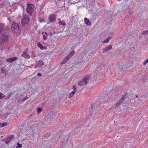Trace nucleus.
I'll use <instances>...</instances> for the list:
<instances>
[{"label": "nucleus", "instance_id": "obj_3", "mask_svg": "<svg viewBox=\"0 0 148 148\" xmlns=\"http://www.w3.org/2000/svg\"><path fill=\"white\" fill-rule=\"evenodd\" d=\"M29 20V16H24L22 21L21 23L22 25H25L27 24L28 23Z\"/></svg>", "mask_w": 148, "mask_h": 148}, {"label": "nucleus", "instance_id": "obj_24", "mask_svg": "<svg viewBox=\"0 0 148 148\" xmlns=\"http://www.w3.org/2000/svg\"><path fill=\"white\" fill-rule=\"evenodd\" d=\"M28 51V49L27 48L24 50V51L23 52V54L25 53H27Z\"/></svg>", "mask_w": 148, "mask_h": 148}, {"label": "nucleus", "instance_id": "obj_14", "mask_svg": "<svg viewBox=\"0 0 148 148\" xmlns=\"http://www.w3.org/2000/svg\"><path fill=\"white\" fill-rule=\"evenodd\" d=\"M42 34L43 35V39L44 40L47 39V36H48V33L46 32H42Z\"/></svg>", "mask_w": 148, "mask_h": 148}, {"label": "nucleus", "instance_id": "obj_38", "mask_svg": "<svg viewBox=\"0 0 148 148\" xmlns=\"http://www.w3.org/2000/svg\"><path fill=\"white\" fill-rule=\"evenodd\" d=\"M138 97V96H136V97Z\"/></svg>", "mask_w": 148, "mask_h": 148}, {"label": "nucleus", "instance_id": "obj_23", "mask_svg": "<svg viewBox=\"0 0 148 148\" xmlns=\"http://www.w3.org/2000/svg\"><path fill=\"white\" fill-rule=\"evenodd\" d=\"M38 112V113H40L42 111V110L40 108H38L37 109Z\"/></svg>", "mask_w": 148, "mask_h": 148}, {"label": "nucleus", "instance_id": "obj_11", "mask_svg": "<svg viewBox=\"0 0 148 148\" xmlns=\"http://www.w3.org/2000/svg\"><path fill=\"white\" fill-rule=\"evenodd\" d=\"M58 20L59 21V24L60 25L63 26L66 25V23L64 20H61L60 18H58Z\"/></svg>", "mask_w": 148, "mask_h": 148}, {"label": "nucleus", "instance_id": "obj_26", "mask_svg": "<svg viewBox=\"0 0 148 148\" xmlns=\"http://www.w3.org/2000/svg\"><path fill=\"white\" fill-rule=\"evenodd\" d=\"M39 21L41 23L43 22L44 21V20L43 19L41 18H39Z\"/></svg>", "mask_w": 148, "mask_h": 148}, {"label": "nucleus", "instance_id": "obj_4", "mask_svg": "<svg viewBox=\"0 0 148 148\" xmlns=\"http://www.w3.org/2000/svg\"><path fill=\"white\" fill-rule=\"evenodd\" d=\"M88 78L86 77H85L82 80L80 81L78 83V85L79 86H82L85 85L87 83Z\"/></svg>", "mask_w": 148, "mask_h": 148}, {"label": "nucleus", "instance_id": "obj_28", "mask_svg": "<svg viewBox=\"0 0 148 148\" xmlns=\"http://www.w3.org/2000/svg\"><path fill=\"white\" fill-rule=\"evenodd\" d=\"M148 34V30L144 31L142 32L143 34Z\"/></svg>", "mask_w": 148, "mask_h": 148}, {"label": "nucleus", "instance_id": "obj_31", "mask_svg": "<svg viewBox=\"0 0 148 148\" xmlns=\"http://www.w3.org/2000/svg\"><path fill=\"white\" fill-rule=\"evenodd\" d=\"M28 98L27 97H25L24 98V99H23V100L22 101H25V100L26 99H27Z\"/></svg>", "mask_w": 148, "mask_h": 148}, {"label": "nucleus", "instance_id": "obj_6", "mask_svg": "<svg viewBox=\"0 0 148 148\" xmlns=\"http://www.w3.org/2000/svg\"><path fill=\"white\" fill-rule=\"evenodd\" d=\"M73 91L69 93V97L71 98L72 97L76 91V86L74 85L73 87Z\"/></svg>", "mask_w": 148, "mask_h": 148}, {"label": "nucleus", "instance_id": "obj_37", "mask_svg": "<svg viewBox=\"0 0 148 148\" xmlns=\"http://www.w3.org/2000/svg\"><path fill=\"white\" fill-rule=\"evenodd\" d=\"M124 97V99H124L125 98L124 97H125V96H124V97Z\"/></svg>", "mask_w": 148, "mask_h": 148}, {"label": "nucleus", "instance_id": "obj_10", "mask_svg": "<svg viewBox=\"0 0 148 148\" xmlns=\"http://www.w3.org/2000/svg\"><path fill=\"white\" fill-rule=\"evenodd\" d=\"M44 65V62L41 60H39L37 64L35 65V68H36L38 67Z\"/></svg>", "mask_w": 148, "mask_h": 148}, {"label": "nucleus", "instance_id": "obj_20", "mask_svg": "<svg viewBox=\"0 0 148 148\" xmlns=\"http://www.w3.org/2000/svg\"><path fill=\"white\" fill-rule=\"evenodd\" d=\"M14 137V136H13V135H11L10 136H8V137L7 138V140H8V141H10Z\"/></svg>", "mask_w": 148, "mask_h": 148}, {"label": "nucleus", "instance_id": "obj_32", "mask_svg": "<svg viewBox=\"0 0 148 148\" xmlns=\"http://www.w3.org/2000/svg\"><path fill=\"white\" fill-rule=\"evenodd\" d=\"M37 75L38 76H41V74L40 73H38L37 74Z\"/></svg>", "mask_w": 148, "mask_h": 148}, {"label": "nucleus", "instance_id": "obj_15", "mask_svg": "<svg viewBox=\"0 0 148 148\" xmlns=\"http://www.w3.org/2000/svg\"><path fill=\"white\" fill-rule=\"evenodd\" d=\"M21 56L27 59H29L30 58L28 54H27V53L23 54V53H22L21 55Z\"/></svg>", "mask_w": 148, "mask_h": 148}, {"label": "nucleus", "instance_id": "obj_39", "mask_svg": "<svg viewBox=\"0 0 148 148\" xmlns=\"http://www.w3.org/2000/svg\"><path fill=\"white\" fill-rule=\"evenodd\" d=\"M1 137H3V136H1Z\"/></svg>", "mask_w": 148, "mask_h": 148}, {"label": "nucleus", "instance_id": "obj_5", "mask_svg": "<svg viewBox=\"0 0 148 148\" xmlns=\"http://www.w3.org/2000/svg\"><path fill=\"white\" fill-rule=\"evenodd\" d=\"M0 41L2 43H3L5 41L7 42L8 41V37L5 34H3L0 38Z\"/></svg>", "mask_w": 148, "mask_h": 148}, {"label": "nucleus", "instance_id": "obj_18", "mask_svg": "<svg viewBox=\"0 0 148 148\" xmlns=\"http://www.w3.org/2000/svg\"><path fill=\"white\" fill-rule=\"evenodd\" d=\"M69 60V58L66 57L61 62V64H65Z\"/></svg>", "mask_w": 148, "mask_h": 148}, {"label": "nucleus", "instance_id": "obj_35", "mask_svg": "<svg viewBox=\"0 0 148 148\" xmlns=\"http://www.w3.org/2000/svg\"><path fill=\"white\" fill-rule=\"evenodd\" d=\"M2 73H4V71H2Z\"/></svg>", "mask_w": 148, "mask_h": 148}, {"label": "nucleus", "instance_id": "obj_16", "mask_svg": "<svg viewBox=\"0 0 148 148\" xmlns=\"http://www.w3.org/2000/svg\"><path fill=\"white\" fill-rule=\"evenodd\" d=\"M85 22L86 24L87 25H90V22L89 21V20L87 19L86 18H84Z\"/></svg>", "mask_w": 148, "mask_h": 148}, {"label": "nucleus", "instance_id": "obj_7", "mask_svg": "<svg viewBox=\"0 0 148 148\" xmlns=\"http://www.w3.org/2000/svg\"><path fill=\"white\" fill-rule=\"evenodd\" d=\"M17 59L18 58L16 57H15L11 58H9L6 60V61L8 62H12L17 60Z\"/></svg>", "mask_w": 148, "mask_h": 148}, {"label": "nucleus", "instance_id": "obj_17", "mask_svg": "<svg viewBox=\"0 0 148 148\" xmlns=\"http://www.w3.org/2000/svg\"><path fill=\"white\" fill-rule=\"evenodd\" d=\"M124 97H122V98L116 104V106H118L121 103L123 100Z\"/></svg>", "mask_w": 148, "mask_h": 148}, {"label": "nucleus", "instance_id": "obj_25", "mask_svg": "<svg viewBox=\"0 0 148 148\" xmlns=\"http://www.w3.org/2000/svg\"><path fill=\"white\" fill-rule=\"evenodd\" d=\"M7 125V124L5 123H3L1 124V127H2L3 126H5Z\"/></svg>", "mask_w": 148, "mask_h": 148}, {"label": "nucleus", "instance_id": "obj_19", "mask_svg": "<svg viewBox=\"0 0 148 148\" xmlns=\"http://www.w3.org/2000/svg\"><path fill=\"white\" fill-rule=\"evenodd\" d=\"M111 39L110 37H108L107 39L104 40L103 42V43H105L108 42L109 40Z\"/></svg>", "mask_w": 148, "mask_h": 148}, {"label": "nucleus", "instance_id": "obj_9", "mask_svg": "<svg viewBox=\"0 0 148 148\" xmlns=\"http://www.w3.org/2000/svg\"><path fill=\"white\" fill-rule=\"evenodd\" d=\"M37 45L41 50H46L47 49L46 47L43 46L40 42H38Z\"/></svg>", "mask_w": 148, "mask_h": 148}, {"label": "nucleus", "instance_id": "obj_22", "mask_svg": "<svg viewBox=\"0 0 148 148\" xmlns=\"http://www.w3.org/2000/svg\"><path fill=\"white\" fill-rule=\"evenodd\" d=\"M5 95L1 93H0V99H2L5 97Z\"/></svg>", "mask_w": 148, "mask_h": 148}, {"label": "nucleus", "instance_id": "obj_33", "mask_svg": "<svg viewBox=\"0 0 148 148\" xmlns=\"http://www.w3.org/2000/svg\"><path fill=\"white\" fill-rule=\"evenodd\" d=\"M133 64V62H132V63H131V64H130V65H132V64Z\"/></svg>", "mask_w": 148, "mask_h": 148}, {"label": "nucleus", "instance_id": "obj_2", "mask_svg": "<svg viewBox=\"0 0 148 148\" xmlns=\"http://www.w3.org/2000/svg\"><path fill=\"white\" fill-rule=\"evenodd\" d=\"M34 5L33 4H27V11L28 13L31 16L33 10Z\"/></svg>", "mask_w": 148, "mask_h": 148}, {"label": "nucleus", "instance_id": "obj_12", "mask_svg": "<svg viewBox=\"0 0 148 148\" xmlns=\"http://www.w3.org/2000/svg\"><path fill=\"white\" fill-rule=\"evenodd\" d=\"M97 109V107H96V105L95 104H93L91 105V106L90 110H91V111L92 110V112H93V111H95Z\"/></svg>", "mask_w": 148, "mask_h": 148}, {"label": "nucleus", "instance_id": "obj_34", "mask_svg": "<svg viewBox=\"0 0 148 148\" xmlns=\"http://www.w3.org/2000/svg\"><path fill=\"white\" fill-rule=\"evenodd\" d=\"M117 146H116V147H115L114 148H117Z\"/></svg>", "mask_w": 148, "mask_h": 148}, {"label": "nucleus", "instance_id": "obj_27", "mask_svg": "<svg viewBox=\"0 0 148 148\" xmlns=\"http://www.w3.org/2000/svg\"><path fill=\"white\" fill-rule=\"evenodd\" d=\"M72 56H72L71 54L70 53L68 55V56L66 57L69 58V59L70 58H71Z\"/></svg>", "mask_w": 148, "mask_h": 148}, {"label": "nucleus", "instance_id": "obj_21", "mask_svg": "<svg viewBox=\"0 0 148 148\" xmlns=\"http://www.w3.org/2000/svg\"><path fill=\"white\" fill-rule=\"evenodd\" d=\"M17 145V146H16L17 148H21L22 146L21 144H19V143H18Z\"/></svg>", "mask_w": 148, "mask_h": 148}, {"label": "nucleus", "instance_id": "obj_1", "mask_svg": "<svg viewBox=\"0 0 148 148\" xmlns=\"http://www.w3.org/2000/svg\"><path fill=\"white\" fill-rule=\"evenodd\" d=\"M11 29L12 32L15 34L17 33L18 32L19 28L17 23H14L12 24Z\"/></svg>", "mask_w": 148, "mask_h": 148}, {"label": "nucleus", "instance_id": "obj_13", "mask_svg": "<svg viewBox=\"0 0 148 148\" xmlns=\"http://www.w3.org/2000/svg\"><path fill=\"white\" fill-rule=\"evenodd\" d=\"M112 45H110L108 47L104 48L103 49V52H105L107 51H108L111 49L112 48Z\"/></svg>", "mask_w": 148, "mask_h": 148}, {"label": "nucleus", "instance_id": "obj_8", "mask_svg": "<svg viewBox=\"0 0 148 148\" xmlns=\"http://www.w3.org/2000/svg\"><path fill=\"white\" fill-rule=\"evenodd\" d=\"M56 16L55 15L52 14L49 18V20L51 22H53L56 20Z\"/></svg>", "mask_w": 148, "mask_h": 148}, {"label": "nucleus", "instance_id": "obj_36", "mask_svg": "<svg viewBox=\"0 0 148 148\" xmlns=\"http://www.w3.org/2000/svg\"><path fill=\"white\" fill-rule=\"evenodd\" d=\"M0 125H1V123L0 122Z\"/></svg>", "mask_w": 148, "mask_h": 148}, {"label": "nucleus", "instance_id": "obj_30", "mask_svg": "<svg viewBox=\"0 0 148 148\" xmlns=\"http://www.w3.org/2000/svg\"><path fill=\"white\" fill-rule=\"evenodd\" d=\"M75 53V51L74 50L71 51L70 53L72 56H73Z\"/></svg>", "mask_w": 148, "mask_h": 148}, {"label": "nucleus", "instance_id": "obj_29", "mask_svg": "<svg viewBox=\"0 0 148 148\" xmlns=\"http://www.w3.org/2000/svg\"><path fill=\"white\" fill-rule=\"evenodd\" d=\"M148 62V60H147L144 62V64L145 65Z\"/></svg>", "mask_w": 148, "mask_h": 148}]
</instances>
